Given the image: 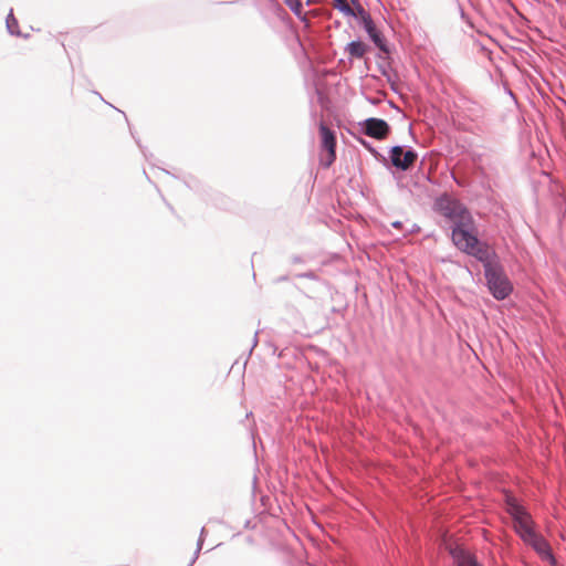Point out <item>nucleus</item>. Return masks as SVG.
<instances>
[{
	"label": "nucleus",
	"mask_w": 566,
	"mask_h": 566,
	"mask_svg": "<svg viewBox=\"0 0 566 566\" xmlns=\"http://www.w3.org/2000/svg\"><path fill=\"white\" fill-rule=\"evenodd\" d=\"M434 209L453 223L454 245L476 259H485L483 243L475 234L474 221L469 210L455 198L443 195L436 200Z\"/></svg>",
	"instance_id": "1"
},
{
	"label": "nucleus",
	"mask_w": 566,
	"mask_h": 566,
	"mask_svg": "<svg viewBox=\"0 0 566 566\" xmlns=\"http://www.w3.org/2000/svg\"><path fill=\"white\" fill-rule=\"evenodd\" d=\"M486 258L478 259L484 265L485 277L489 289L497 300H504L512 292V284L505 275L502 266L494 261V252L489 245L483 243Z\"/></svg>",
	"instance_id": "2"
},
{
	"label": "nucleus",
	"mask_w": 566,
	"mask_h": 566,
	"mask_svg": "<svg viewBox=\"0 0 566 566\" xmlns=\"http://www.w3.org/2000/svg\"><path fill=\"white\" fill-rule=\"evenodd\" d=\"M507 512L513 517L514 528L522 539L535 532L531 515L512 497L507 499Z\"/></svg>",
	"instance_id": "3"
},
{
	"label": "nucleus",
	"mask_w": 566,
	"mask_h": 566,
	"mask_svg": "<svg viewBox=\"0 0 566 566\" xmlns=\"http://www.w3.org/2000/svg\"><path fill=\"white\" fill-rule=\"evenodd\" d=\"M321 137V163L328 168L336 159V137L335 133L329 129L323 122L319 123Z\"/></svg>",
	"instance_id": "4"
},
{
	"label": "nucleus",
	"mask_w": 566,
	"mask_h": 566,
	"mask_svg": "<svg viewBox=\"0 0 566 566\" xmlns=\"http://www.w3.org/2000/svg\"><path fill=\"white\" fill-rule=\"evenodd\" d=\"M390 159L395 167L408 170L417 160V154L412 150L405 151L401 146H395L391 148Z\"/></svg>",
	"instance_id": "5"
},
{
	"label": "nucleus",
	"mask_w": 566,
	"mask_h": 566,
	"mask_svg": "<svg viewBox=\"0 0 566 566\" xmlns=\"http://www.w3.org/2000/svg\"><path fill=\"white\" fill-rule=\"evenodd\" d=\"M523 542L530 545L543 559L554 560V556L551 551V546L547 541L538 533L534 532L533 534H528Z\"/></svg>",
	"instance_id": "6"
},
{
	"label": "nucleus",
	"mask_w": 566,
	"mask_h": 566,
	"mask_svg": "<svg viewBox=\"0 0 566 566\" xmlns=\"http://www.w3.org/2000/svg\"><path fill=\"white\" fill-rule=\"evenodd\" d=\"M390 132V127L384 119L367 118L364 122V133L376 139H385Z\"/></svg>",
	"instance_id": "7"
},
{
	"label": "nucleus",
	"mask_w": 566,
	"mask_h": 566,
	"mask_svg": "<svg viewBox=\"0 0 566 566\" xmlns=\"http://www.w3.org/2000/svg\"><path fill=\"white\" fill-rule=\"evenodd\" d=\"M361 24L364 25L366 32L368 33V35L370 36L373 42L377 45V48L380 51L388 53V48L386 45V41L382 38L381 33L377 30L373 19L364 18V22H361Z\"/></svg>",
	"instance_id": "8"
},
{
	"label": "nucleus",
	"mask_w": 566,
	"mask_h": 566,
	"mask_svg": "<svg viewBox=\"0 0 566 566\" xmlns=\"http://www.w3.org/2000/svg\"><path fill=\"white\" fill-rule=\"evenodd\" d=\"M450 554L457 566H482L473 555L460 546L450 548Z\"/></svg>",
	"instance_id": "9"
},
{
	"label": "nucleus",
	"mask_w": 566,
	"mask_h": 566,
	"mask_svg": "<svg viewBox=\"0 0 566 566\" xmlns=\"http://www.w3.org/2000/svg\"><path fill=\"white\" fill-rule=\"evenodd\" d=\"M368 50L367 44L361 41H353L347 44L346 52L350 57L361 59Z\"/></svg>",
	"instance_id": "10"
},
{
	"label": "nucleus",
	"mask_w": 566,
	"mask_h": 566,
	"mask_svg": "<svg viewBox=\"0 0 566 566\" xmlns=\"http://www.w3.org/2000/svg\"><path fill=\"white\" fill-rule=\"evenodd\" d=\"M284 2L297 17H302L303 7L301 0H284Z\"/></svg>",
	"instance_id": "11"
},
{
	"label": "nucleus",
	"mask_w": 566,
	"mask_h": 566,
	"mask_svg": "<svg viewBox=\"0 0 566 566\" xmlns=\"http://www.w3.org/2000/svg\"><path fill=\"white\" fill-rule=\"evenodd\" d=\"M334 7L345 14H355V11L346 0H334Z\"/></svg>",
	"instance_id": "12"
},
{
	"label": "nucleus",
	"mask_w": 566,
	"mask_h": 566,
	"mask_svg": "<svg viewBox=\"0 0 566 566\" xmlns=\"http://www.w3.org/2000/svg\"><path fill=\"white\" fill-rule=\"evenodd\" d=\"M7 27H8V30L10 31V33L12 34H15L18 33V21L17 19L13 17L12 13H10L7 18Z\"/></svg>",
	"instance_id": "13"
},
{
	"label": "nucleus",
	"mask_w": 566,
	"mask_h": 566,
	"mask_svg": "<svg viewBox=\"0 0 566 566\" xmlns=\"http://www.w3.org/2000/svg\"><path fill=\"white\" fill-rule=\"evenodd\" d=\"M353 10L355 11V14H352V15L359 18L360 22H364V18H366V19L371 18L370 14L359 3Z\"/></svg>",
	"instance_id": "14"
},
{
	"label": "nucleus",
	"mask_w": 566,
	"mask_h": 566,
	"mask_svg": "<svg viewBox=\"0 0 566 566\" xmlns=\"http://www.w3.org/2000/svg\"><path fill=\"white\" fill-rule=\"evenodd\" d=\"M394 226L395 227H400V222H395Z\"/></svg>",
	"instance_id": "15"
}]
</instances>
